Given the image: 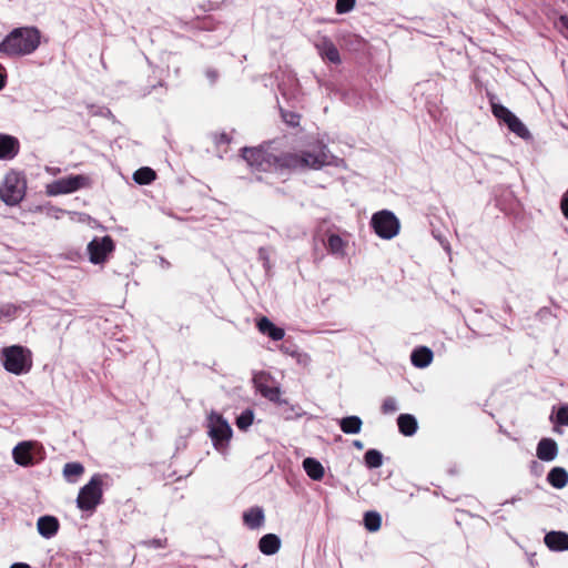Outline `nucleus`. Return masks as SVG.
I'll return each mask as SVG.
<instances>
[{
  "label": "nucleus",
  "instance_id": "obj_31",
  "mask_svg": "<svg viewBox=\"0 0 568 568\" xmlns=\"http://www.w3.org/2000/svg\"><path fill=\"white\" fill-rule=\"evenodd\" d=\"M84 471L83 466L80 463H68L63 467L64 477L72 481V477H78Z\"/></svg>",
  "mask_w": 568,
  "mask_h": 568
},
{
  "label": "nucleus",
  "instance_id": "obj_21",
  "mask_svg": "<svg viewBox=\"0 0 568 568\" xmlns=\"http://www.w3.org/2000/svg\"><path fill=\"white\" fill-rule=\"evenodd\" d=\"M400 433L405 436H412L417 430V420L413 415L402 414L397 418Z\"/></svg>",
  "mask_w": 568,
  "mask_h": 568
},
{
  "label": "nucleus",
  "instance_id": "obj_34",
  "mask_svg": "<svg viewBox=\"0 0 568 568\" xmlns=\"http://www.w3.org/2000/svg\"><path fill=\"white\" fill-rule=\"evenodd\" d=\"M493 113L496 118L500 119L505 123L509 121V119L514 115L506 106L504 105H493Z\"/></svg>",
  "mask_w": 568,
  "mask_h": 568
},
{
  "label": "nucleus",
  "instance_id": "obj_23",
  "mask_svg": "<svg viewBox=\"0 0 568 568\" xmlns=\"http://www.w3.org/2000/svg\"><path fill=\"white\" fill-rule=\"evenodd\" d=\"M346 246H347V243L339 235L332 234L327 239V250L333 255H336L339 257L345 256Z\"/></svg>",
  "mask_w": 568,
  "mask_h": 568
},
{
  "label": "nucleus",
  "instance_id": "obj_22",
  "mask_svg": "<svg viewBox=\"0 0 568 568\" xmlns=\"http://www.w3.org/2000/svg\"><path fill=\"white\" fill-rule=\"evenodd\" d=\"M547 479L552 487L561 489L568 484V473L561 467H555L549 471Z\"/></svg>",
  "mask_w": 568,
  "mask_h": 568
},
{
  "label": "nucleus",
  "instance_id": "obj_38",
  "mask_svg": "<svg viewBox=\"0 0 568 568\" xmlns=\"http://www.w3.org/2000/svg\"><path fill=\"white\" fill-rule=\"evenodd\" d=\"M292 356L296 358L297 364L304 367H307L312 362V358L307 353H292Z\"/></svg>",
  "mask_w": 568,
  "mask_h": 568
},
{
  "label": "nucleus",
  "instance_id": "obj_20",
  "mask_svg": "<svg viewBox=\"0 0 568 568\" xmlns=\"http://www.w3.org/2000/svg\"><path fill=\"white\" fill-rule=\"evenodd\" d=\"M303 468L313 480H321L325 470L323 465L315 458L307 457L303 460Z\"/></svg>",
  "mask_w": 568,
  "mask_h": 568
},
{
  "label": "nucleus",
  "instance_id": "obj_37",
  "mask_svg": "<svg viewBox=\"0 0 568 568\" xmlns=\"http://www.w3.org/2000/svg\"><path fill=\"white\" fill-rule=\"evenodd\" d=\"M556 26L560 33L568 39V16H560Z\"/></svg>",
  "mask_w": 568,
  "mask_h": 568
},
{
  "label": "nucleus",
  "instance_id": "obj_5",
  "mask_svg": "<svg viewBox=\"0 0 568 568\" xmlns=\"http://www.w3.org/2000/svg\"><path fill=\"white\" fill-rule=\"evenodd\" d=\"M207 429L215 449L223 452L232 437V428L227 420L219 413L211 412L207 416Z\"/></svg>",
  "mask_w": 568,
  "mask_h": 568
},
{
  "label": "nucleus",
  "instance_id": "obj_8",
  "mask_svg": "<svg viewBox=\"0 0 568 568\" xmlns=\"http://www.w3.org/2000/svg\"><path fill=\"white\" fill-rule=\"evenodd\" d=\"M26 183L18 173L10 172L0 186V199L8 205L18 204L24 196Z\"/></svg>",
  "mask_w": 568,
  "mask_h": 568
},
{
  "label": "nucleus",
  "instance_id": "obj_9",
  "mask_svg": "<svg viewBox=\"0 0 568 568\" xmlns=\"http://www.w3.org/2000/svg\"><path fill=\"white\" fill-rule=\"evenodd\" d=\"M371 223L376 234L382 239L390 240L399 233V221L395 214L388 210L376 212L372 216Z\"/></svg>",
  "mask_w": 568,
  "mask_h": 568
},
{
  "label": "nucleus",
  "instance_id": "obj_27",
  "mask_svg": "<svg viewBox=\"0 0 568 568\" xmlns=\"http://www.w3.org/2000/svg\"><path fill=\"white\" fill-rule=\"evenodd\" d=\"M508 129L518 136L526 139L529 136V131L525 124L514 114L506 123Z\"/></svg>",
  "mask_w": 568,
  "mask_h": 568
},
{
  "label": "nucleus",
  "instance_id": "obj_28",
  "mask_svg": "<svg viewBox=\"0 0 568 568\" xmlns=\"http://www.w3.org/2000/svg\"><path fill=\"white\" fill-rule=\"evenodd\" d=\"M364 525L368 531H377L382 525L381 515L376 511H367L364 516Z\"/></svg>",
  "mask_w": 568,
  "mask_h": 568
},
{
  "label": "nucleus",
  "instance_id": "obj_43",
  "mask_svg": "<svg viewBox=\"0 0 568 568\" xmlns=\"http://www.w3.org/2000/svg\"><path fill=\"white\" fill-rule=\"evenodd\" d=\"M47 172H49L51 174H58L60 172V169L47 168Z\"/></svg>",
  "mask_w": 568,
  "mask_h": 568
},
{
  "label": "nucleus",
  "instance_id": "obj_16",
  "mask_svg": "<svg viewBox=\"0 0 568 568\" xmlns=\"http://www.w3.org/2000/svg\"><path fill=\"white\" fill-rule=\"evenodd\" d=\"M433 352L426 346H420L413 351L410 355L412 364L418 368H425L433 362Z\"/></svg>",
  "mask_w": 568,
  "mask_h": 568
},
{
  "label": "nucleus",
  "instance_id": "obj_11",
  "mask_svg": "<svg viewBox=\"0 0 568 568\" xmlns=\"http://www.w3.org/2000/svg\"><path fill=\"white\" fill-rule=\"evenodd\" d=\"M33 442H21L12 450L14 462L23 467L33 465Z\"/></svg>",
  "mask_w": 568,
  "mask_h": 568
},
{
  "label": "nucleus",
  "instance_id": "obj_3",
  "mask_svg": "<svg viewBox=\"0 0 568 568\" xmlns=\"http://www.w3.org/2000/svg\"><path fill=\"white\" fill-rule=\"evenodd\" d=\"M1 356L6 371L14 375L28 373L32 366L31 354L22 346L6 347L2 349Z\"/></svg>",
  "mask_w": 568,
  "mask_h": 568
},
{
  "label": "nucleus",
  "instance_id": "obj_18",
  "mask_svg": "<svg viewBox=\"0 0 568 568\" xmlns=\"http://www.w3.org/2000/svg\"><path fill=\"white\" fill-rule=\"evenodd\" d=\"M18 152V141L10 135L0 134V159H11Z\"/></svg>",
  "mask_w": 568,
  "mask_h": 568
},
{
  "label": "nucleus",
  "instance_id": "obj_26",
  "mask_svg": "<svg viewBox=\"0 0 568 568\" xmlns=\"http://www.w3.org/2000/svg\"><path fill=\"white\" fill-rule=\"evenodd\" d=\"M156 178L155 172L150 168H141L136 170L133 174V180L138 184H150Z\"/></svg>",
  "mask_w": 568,
  "mask_h": 568
},
{
  "label": "nucleus",
  "instance_id": "obj_44",
  "mask_svg": "<svg viewBox=\"0 0 568 568\" xmlns=\"http://www.w3.org/2000/svg\"><path fill=\"white\" fill-rule=\"evenodd\" d=\"M354 446L357 448V449H363L364 445L361 440H355L354 442Z\"/></svg>",
  "mask_w": 568,
  "mask_h": 568
},
{
  "label": "nucleus",
  "instance_id": "obj_42",
  "mask_svg": "<svg viewBox=\"0 0 568 568\" xmlns=\"http://www.w3.org/2000/svg\"><path fill=\"white\" fill-rule=\"evenodd\" d=\"M10 568H30V566L27 564L17 562V564L11 565Z\"/></svg>",
  "mask_w": 568,
  "mask_h": 568
},
{
  "label": "nucleus",
  "instance_id": "obj_12",
  "mask_svg": "<svg viewBox=\"0 0 568 568\" xmlns=\"http://www.w3.org/2000/svg\"><path fill=\"white\" fill-rule=\"evenodd\" d=\"M544 541L552 551L568 550V534L564 531H550L546 534Z\"/></svg>",
  "mask_w": 568,
  "mask_h": 568
},
{
  "label": "nucleus",
  "instance_id": "obj_32",
  "mask_svg": "<svg viewBox=\"0 0 568 568\" xmlns=\"http://www.w3.org/2000/svg\"><path fill=\"white\" fill-rule=\"evenodd\" d=\"M253 419H254V414L252 410L247 409L245 412H243L236 419V425L240 429H247L252 423H253Z\"/></svg>",
  "mask_w": 568,
  "mask_h": 568
},
{
  "label": "nucleus",
  "instance_id": "obj_14",
  "mask_svg": "<svg viewBox=\"0 0 568 568\" xmlns=\"http://www.w3.org/2000/svg\"><path fill=\"white\" fill-rule=\"evenodd\" d=\"M37 530L43 538H52L59 530V521L53 516H42L37 521Z\"/></svg>",
  "mask_w": 568,
  "mask_h": 568
},
{
  "label": "nucleus",
  "instance_id": "obj_24",
  "mask_svg": "<svg viewBox=\"0 0 568 568\" xmlns=\"http://www.w3.org/2000/svg\"><path fill=\"white\" fill-rule=\"evenodd\" d=\"M244 523L247 527L255 529L262 526L264 523V513L261 508H251L244 514Z\"/></svg>",
  "mask_w": 568,
  "mask_h": 568
},
{
  "label": "nucleus",
  "instance_id": "obj_36",
  "mask_svg": "<svg viewBox=\"0 0 568 568\" xmlns=\"http://www.w3.org/2000/svg\"><path fill=\"white\" fill-rule=\"evenodd\" d=\"M556 423L560 425H568V405H564L558 409Z\"/></svg>",
  "mask_w": 568,
  "mask_h": 568
},
{
  "label": "nucleus",
  "instance_id": "obj_35",
  "mask_svg": "<svg viewBox=\"0 0 568 568\" xmlns=\"http://www.w3.org/2000/svg\"><path fill=\"white\" fill-rule=\"evenodd\" d=\"M382 410L384 414H393L397 410L396 399L393 397H388L384 400L382 405Z\"/></svg>",
  "mask_w": 568,
  "mask_h": 568
},
{
  "label": "nucleus",
  "instance_id": "obj_17",
  "mask_svg": "<svg viewBox=\"0 0 568 568\" xmlns=\"http://www.w3.org/2000/svg\"><path fill=\"white\" fill-rule=\"evenodd\" d=\"M257 328L273 341H281L285 336L284 329L275 326L267 317H262L257 322Z\"/></svg>",
  "mask_w": 568,
  "mask_h": 568
},
{
  "label": "nucleus",
  "instance_id": "obj_13",
  "mask_svg": "<svg viewBox=\"0 0 568 568\" xmlns=\"http://www.w3.org/2000/svg\"><path fill=\"white\" fill-rule=\"evenodd\" d=\"M558 455L557 443L551 438H542L537 445V457L544 462H552Z\"/></svg>",
  "mask_w": 568,
  "mask_h": 568
},
{
  "label": "nucleus",
  "instance_id": "obj_40",
  "mask_svg": "<svg viewBox=\"0 0 568 568\" xmlns=\"http://www.w3.org/2000/svg\"><path fill=\"white\" fill-rule=\"evenodd\" d=\"M16 311V306L4 305L0 308V318H10L14 315Z\"/></svg>",
  "mask_w": 568,
  "mask_h": 568
},
{
  "label": "nucleus",
  "instance_id": "obj_41",
  "mask_svg": "<svg viewBox=\"0 0 568 568\" xmlns=\"http://www.w3.org/2000/svg\"><path fill=\"white\" fill-rule=\"evenodd\" d=\"M561 210L562 214L568 219V191L564 194L561 199Z\"/></svg>",
  "mask_w": 568,
  "mask_h": 568
},
{
  "label": "nucleus",
  "instance_id": "obj_6",
  "mask_svg": "<svg viewBox=\"0 0 568 568\" xmlns=\"http://www.w3.org/2000/svg\"><path fill=\"white\" fill-rule=\"evenodd\" d=\"M103 480L100 475H94L90 481L83 486L78 495L77 505L81 510H94L102 500Z\"/></svg>",
  "mask_w": 568,
  "mask_h": 568
},
{
  "label": "nucleus",
  "instance_id": "obj_15",
  "mask_svg": "<svg viewBox=\"0 0 568 568\" xmlns=\"http://www.w3.org/2000/svg\"><path fill=\"white\" fill-rule=\"evenodd\" d=\"M316 48L318 50L320 55L323 59L328 60L332 63H339L341 57L337 48L335 44L328 40L327 38H323L317 44Z\"/></svg>",
  "mask_w": 568,
  "mask_h": 568
},
{
  "label": "nucleus",
  "instance_id": "obj_2",
  "mask_svg": "<svg viewBox=\"0 0 568 568\" xmlns=\"http://www.w3.org/2000/svg\"><path fill=\"white\" fill-rule=\"evenodd\" d=\"M40 44V32L36 28H17L0 43V52L8 55H27Z\"/></svg>",
  "mask_w": 568,
  "mask_h": 568
},
{
  "label": "nucleus",
  "instance_id": "obj_10",
  "mask_svg": "<svg viewBox=\"0 0 568 568\" xmlns=\"http://www.w3.org/2000/svg\"><path fill=\"white\" fill-rule=\"evenodd\" d=\"M89 260L93 264L104 263L109 254L114 250L113 241L110 236L94 237L88 244Z\"/></svg>",
  "mask_w": 568,
  "mask_h": 568
},
{
  "label": "nucleus",
  "instance_id": "obj_19",
  "mask_svg": "<svg viewBox=\"0 0 568 568\" xmlns=\"http://www.w3.org/2000/svg\"><path fill=\"white\" fill-rule=\"evenodd\" d=\"M281 539L274 534H267L260 539L258 548L264 555H274L280 550Z\"/></svg>",
  "mask_w": 568,
  "mask_h": 568
},
{
  "label": "nucleus",
  "instance_id": "obj_25",
  "mask_svg": "<svg viewBox=\"0 0 568 568\" xmlns=\"http://www.w3.org/2000/svg\"><path fill=\"white\" fill-rule=\"evenodd\" d=\"M362 419L358 416L344 417L339 422L341 429L345 434H358L362 429Z\"/></svg>",
  "mask_w": 568,
  "mask_h": 568
},
{
  "label": "nucleus",
  "instance_id": "obj_4",
  "mask_svg": "<svg viewBox=\"0 0 568 568\" xmlns=\"http://www.w3.org/2000/svg\"><path fill=\"white\" fill-rule=\"evenodd\" d=\"M243 158L247 164L256 171H273L284 169L282 166V156L277 158L270 154L263 148H245L243 150Z\"/></svg>",
  "mask_w": 568,
  "mask_h": 568
},
{
  "label": "nucleus",
  "instance_id": "obj_30",
  "mask_svg": "<svg viewBox=\"0 0 568 568\" xmlns=\"http://www.w3.org/2000/svg\"><path fill=\"white\" fill-rule=\"evenodd\" d=\"M365 463L369 468H378L383 464V455L376 449H369L365 454Z\"/></svg>",
  "mask_w": 568,
  "mask_h": 568
},
{
  "label": "nucleus",
  "instance_id": "obj_39",
  "mask_svg": "<svg viewBox=\"0 0 568 568\" xmlns=\"http://www.w3.org/2000/svg\"><path fill=\"white\" fill-rule=\"evenodd\" d=\"M282 116H283V120L292 125V126H295L298 124V121H300V116L295 113H292V112H283L282 113Z\"/></svg>",
  "mask_w": 568,
  "mask_h": 568
},
{
  "label": "nucleus",
  "instance_id": "obj_45",
  "mask_svg": "<svg viewBox=\"0 0 568 568\" xmlns=\"http://www.w3.org/2000/svg\"><path fill=\"white\" fill-rule=\"evenodd\" d=\"M4 87V78L0 75V90Z\"/></svg>",
  "mask_w": 568,
  "mask_h": 568
},
{
  "label": "nucleus",
  "instance_id": "obj_1",
  "mask_svg": "<svg viewBox=\"0 0 568 568\" xmlns=\"http://www.w3.org/2000/svg\"><path fill=\"white\" fill-rule=\"evenodd\" d=\"M282 166L285 169L303 170L313 169L318 170L324 165H342L343 160L333 156L326 146H320L316 152L303 151L297 153H285L282 155Z\"/></svg>",
  "mask_w": 568,
  "mask_h": 568
},
{
  "label": "nucleus",
  "instance_id": "obj_33",
  "mask_svg": "<svg viewBox=\"0 0 568 568\" xmlns=\"http://www.w3.org/2000/svg\"><path fill=\"white\" fill-rule=\"evenodd\" d=\"M356 4V0H337L335 10L338 14L351 12Z\"/></svg>",
  "mask_w": 568,
  "mask_h": 568
},
{
  "label": "nucleus",
  "instance_id": "obj_29",
  "mask_svg": "<svg viewBox=\"0 0 568 568\" xmlns=\"http://www.w3.org/2000/svg\"><path fill=\"white\" fill-rule=\"evenodd\" d=\"M256 387L261 392V394L273 402L280 400L281 390L278 387H267L264 386L260 378H255Z\"/></svg>",
  "mask_w": 568,
  "mask_h": 568
},
{
  "label": "nucleus",
  "instance_id": "obj_7",
  "mask_svg": "<svg viewBox=\"0 0 568 568\" xmlns=\"http://www.w3.org/2000/svg\"><path fill=\"white\" fill-rule=\"evenodd\" d=\"M90 185L91 179L88 175H70L47 184L45 192L50 196H57L73 193Z\"/></svg>",
  "mask_w": 568,
  "mask_h": 568
}]
</instances>
